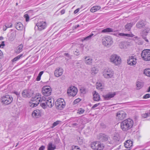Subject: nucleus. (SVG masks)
I'll return each mask as SVG.
<instances>
[{
  "label": "nucleus",
  "mask_w": 150,
  "mask_h": 150,
  "mask_svg": "<svg viewBox=\"0 0 150 150\" xmlns=\"http://www.w3.org/2000/svg\"><path fill=\"white\" fill-rule=\"evenodd\" d=\"M133 125V121L131 119H128L122 121L120 123V127L124 131H126L131 129Z\"/></svg>",
  "instance_id": "f257e3e1"
},
{
  "label": "nucleus",
  "mask_w": 150,
  "mask_h": 150,
  "mask_svg": "<svg viewBox=\"0 0 150 150\" xmlns=\"http://www.w3.org/2000/svg\"><path fill=\"white\" fill-rule=\"evenodd\" d=\"M110 62L115 66L119 65L121 63L122 60L120 57L116 54H112L109 58Z\"/></svg>",
  "instance_id": "f03ea898"
},
{
  "label": "nucleus",
  "mask_w": 150,
  "mask_h": 150,
  "mask_svg": "<svg viewBox=\"0 0 150 150\" xmlns=\"http://www.w3.org/2000/svg\"><path fill=\"white\" fill-rule=\"evenodd\" d=\"M41 95L39 93H37L35 95L33 96L31 98V101L33 103L32 104V106L33 107L37 106L40 102Z\"/></svg>",
  "instance_id": "7ed1b4c3"
},
{
  "label": "nucleus",
  "mask_w": 150,
  "mask_h": 150,
  "mask_svg": "<svg viewBox=\"0 0 150 150\" xmlns=\"http://www.w3.org/2000/svg\"><path fill=\"white\" fill-rule=\"evenodd\" d=\"M141 57L145 61H150V50L145 49L142 51Z\"/></svg>",
  "instance_id": "20e7f679"
},
{
  "label": "nucleus",
  "mask_w": 150,
  "mask_h": 150,
  "mask_svg": "<svg viewBox=\"0 0 150 150\" xmlns=\"http://www.w3.org/2000/svg\"><path fill=\"white\" fill-rule=\"evenodd\" d=\"M91 147L94 150H102L104 147V145L100 142H96L92 143Z\"/></svg>",
  "instance_id": "39448f33"
},
{
  "label": "nucleus",
  "mask_w": 150,
  "mask_h": 150,
  "mask_svg": "<svg viewBox=\"0 0 150 150\" xmlns=\"http://www.w3.org/2000/svg\"><path fill=\"white\" fill-rule=\"evenodd\" d=\"M55 105L57 109L62 110L65 106V103L64 99L59 98L55 102Z\"/></svg>",
  "instance_id": "423d86ee"
},
{
  "label": "nucleus",
  "mask_w": 150,
  "mask_h": 150,
  "mask_svg": "<svg viewBox=\"0 0 150 150\" xmlns=\"http://www.w3.org/2000/svg\"><path fill=\"white\" fill-rule=\"evenodd\" d=\"M114 72L112 69H105L103 73V75L106 79L112 78L113 76Z\"/></svg>",
  "instance_id": "0eeeda50"
},
{
  "label": "nucleus",
  "mask_w": 150,
  "mask_h": 150,
  "mask_svg": "<svg viewBox=\"0 0 150 150\" xmlns=\"http://www.w3.org/2000/svg\"><path fill=\"white\" fill-rule=\"evenodd\" d=\"M13 98L11 96L6 95L2 97L1 99V101L2 104L8 105L12 101Z\"/></svg>",
  "instance_id": "6e6552de"
},
{
  "label": "nucleus",
  "mask_w": 150,
  "mask_h": 150,
  "mask_svg": "<svg viewBox=\"0 0 150 150\" xmlns=\"http://www.w3.org/2000/svg\"><path fill=\"white\" fill-rule=\"evenodd\" d=\"M102 44L105 46L110 47L113 43V41L112 38L110 37H105L102 40Z\"/></svg>",
  "instance_id": "1a4fd4ad"
},
{
  "label": "nucleus",
  "mask_w": 150,
  "mask_h": 150,
  "mask_svg": "<svg viewBox=\"0 0 150 150\" xmlns=\"http://www.w3.org/2000/svg\"><path fill=\"white\" fill-rule=\"evenodd\" d=\"M52 89L49 86H45L42 89V93L45 96H48L51 94Z\"/></svg>",
  "instance_id": "9d476101"
},
{
  "label": "nucleus",
  "mask_w": 150,
  "mask_h": 150,
  "mask_svg": "<svg viewBox=\"0 0 150 150\" xmlns=\"http://www.w3.org/2000/svg\"><path fill=\"white\" fill-rule=\"evenodd\" d=\"M127 62L128 64L130 66H134L137 63V59L135 56H129L127 59Z\"/></svg>",
  "instance_id": "9b49d317"
},
{
  "label": "nucleus",
  "mask_w": 150,
  "mask_h": 150,
  "mask_svg": "<svg viewBox=\"0 0 150 150\" xmlns=\"http://www.w3.org/2000/svg\"><path fill=\"white\" fill-rule=\"evenodd\" d=\"M77 92V90L76 88L74 86H71L67 90V93L69 96L73 97L75 96Z\"/></svg>",
  "instance_id": "f8f14e48"
},
{
  "label": "nucleus",
  "mask_w": 150,
  "mask_h": 150,
  "mask_svg": "<svg viewBox=\"0 0 150 150\" xmlns=\"http://www.w3.org/2000/svg\"><path fill=\"white\" fill-rule=\"evenodd\" d=\"M33 93L30 90H24L22 92V95L23 97L30 98L33 94Z\"/></svg>",
  "instance_id": "ddd939ff"
},
{
  "label": "nucleus",
  "mask_w": 150,
  "mask_h": 150,
  "mask_svg": "<svg viewBox=\"0 0 150 150\" xmlns=\"http://www.w3.org/2000/svg\"><path fill=\"white\" fill-rule=\"evenodd\" d=\"M38 30L40 31H41L45 29L46 26V23L45 22L41 21L38 22L36 24Z\"/></svg>",
  "instance_id": "4468645a"
},
{
  "label": "nucleus",
  "mask_w": 150,
  "mask_h": 150,
  "mask_svg": "<svg viewBox=\"0 0 150 150\" xmlns=\"http://www.w3.org/2000/svg\"><path fill=\"white\" fill-rule=\"evenodd\" d=\"M126 114L123 111L118 112L116 114L117 118L120 120H122L126 117Z\"/></svg>",
  "instance_id": "2eb2a0df"
},
{
  "label": "nucleus",
  "mask_w": 150,
  "mask_h": 150,
  "mask_svg": "<svg viewBox=\"0 0 150 150\" xmlns=\"http://www.w3.org/2000/svg\"><path fill=\"white\" fill-rule=\"evenodd\" d=\"M108 136L105 134L100 133L99 134L98 139L101 141H106L108 139Z\"/></svg>",
  "instance_id": "dca6fc26"
},
{
  "label": "nucleus",
  "mask_w": 150,
  "mask_h": 150,
  "mask_svg": "<svg viewBox=\"0 0 150 150\" xmlns=\"http://www.w3.org/2000/svg\"><path fill=\"white\" fill-rule=\"evenodd\" d=\"M116 93L115 92H114L112 93H110L105 95H103L102 96L105 100H108L114 97Z\"/></svg>",
  "instance_id": "f3484780"
},
{
  "label": "nucleus",
  "mask_w": 150,
  "mask_h": 150,
  "mask_svg": "<svg viewBox=\"0 0 150 150\" xmlns=\"http://www.w3.org/2000/svg\"><path fill=\"white\" fill-rule=\"evenodd\" d=\"M63 72V70L61 68H57L55 70L54 74L55 76L59 77L62 75Z\"/></svg>",
  "instance_id": "a211bd4d"
},
{
  "label": "nucleus",
  "mask_w": 150,
  "mask_h": 150,
  "mask_svg": "<svg viewBox=\"0 0 150 150\" xmlns=\"http://www.w3.org/2000/svg\"><path fill=\"white\" fill-rule=\"evenodd\" d=\"M145 25L144 21L143 20H141L137 22L136 25V27L137 28L140 29L143 28Z\"/></svg>",
  "instance_id": "6ab92c4d"
},
{
  "label": "nucleus",
  "mask_w": 150,
  "mask_h": 150,
  "mask_svg": "<svg viewBox=\"0 0 150 150\" xmlns=\"http://www.w3.org/2000/svg\"><path fill=\"white\" fill-rule=\"evenodd\" d=\"M46 102L47 106H48L49 108H52L54 105V102L53 99H50L49 100H47Z\"/></svg>",
  "instance_id": "aec40b11"
},
{
  "label": "nucleus",
  "mask_w": 150,
  "mask_h": 150,
  "mask_svg": "<svg viewBox=\"0 0 150 150\" xmlns=\"http://www.w3.org/2000/svg\"><path fill=\"white\" fill-rule=\"evenodd\" d=\"M41 112L39 110H34L32 113V116L33 117H37L38 116H40Z\"/></svg>",
  "instance_id": "412c9836"
},
{
  "label": "nucleus",
  "mask_w": 150,
  "mask_h": 150,
  "mask_svg": "<svg viewBox=\"0 0 150 150\" xmlns=\"http://www.w3.org/2000/svg\"><path fill=\"white\" fill-rule=\"evenodd\" d=\"M125 146L127 148H129L132 146V142L130 140H127L125 143Z\"/></svg>",
  "instance_id": "4be33fe9"
},
{
  "label": "nucleus",
  "mask_w": 150,
  "mask_h": 150,
  "mask_svg": "<svg viewBox=\"0 0 150 150\" xmlns=\"http://www.w3.org/2000/svg\"><path fill=\"white\" fill-rule=\"evenodd\" d=\"M16 28L18 30H21L23 29V25L20 22H16L15 24Z\"/></svg>",
  "instance_id": "5701e85b"
},
{
  "label": "nucleus",
  "mask_w": 150,
  "mask_h": 150,
  "mask_svg": "<svg viewBox=\"0 0 150 150\" xmlns=\"http://www.w3.org/2000/svg\"><path fill=\"white\" fill-rule=\"evenodd\" d=\"M127 43L125 42H121L119 44V46L121 49H126L127 48Z\"/></svg>",
  "instance_id": "b1692460"
},
{
  "label": "nucleus",
  "mask_w": 150,
  "mask_h": 150,
  "mask_svg": "<svg viewBox=\"0 0 150 150\" xmlns=\"http://www.w3.org/2000/svg\"><path fill=\"white\" fill-rule=\"evenodd\" d=\"M148 32L146 30H144L143 31L142 34L143 38L147 42H149L148 40L147 39L146 36L147 35Z\"/></svg>",
  "instance_id": "393cba45"
},
{
  "label": "nucleus",
  "mask_w": 150,
  "mask_h": 150,
  "mask_svg": "<svg viewBox=\"0 0 150 150\" xmlns=\"http://www.w3.org/2000/svg\"><path fill=\"white\" fill-rule=\"evenodd\" d=\"M93 100L95 101H99L100 99L99 95L96 91L93 94Z\"/></svg>",
  "instance_id": "a878e982"
},
{
  "label": "nucleus",
  "mask_w": 150,
  "mask_h": 150,
  "mask_svg": "<svg viewBox=\"0 0 150 150\" xmlns=\"http://www.w3.org/2000/svg\"><path fill=\"white\" fill-rule=\"evenodd\" d=\"M133 25V23H127L125 25V28L126 30L129 31Z\"/></svg>",
  "instance_id": "bb28decb"
},
{
  "label": "nucleus",
  "mask_w": 150,
  "mask_h": 150,
  "mask_svg": "<svg viewBox=\"0 0 150 150\" xmlns=\"http://www.w3.org/2000/svg\"><path fill=\"white\" fill-rule=\"evenodd\" d=\"M85 62L87 65H90L92 62V59L91 58H88L87 57H85Z\"/></svg>",
  "instance_id": "cd10ccee"
},
{
  "label": "nucleus",
  "mask_w": 150,
  "mask_h": 150,
  "mask_svg": "<svg viewBox=\"0 0 150 150\" xmlns=\"http://www.w3.org/2000/svg\"><path fill=\"white\" fill-rule=\"evenodd\" d=\"M100 8V7L99 6H94L91 8L90 11L91 12L94 13L96 11L99 10Z\"/></svg>",
  "instance_id": "c85d7f7f"
},
{
  "label": "nucleus",
  "mask_w": 150,
  "mask_h": 150,
  "mask_svg": "<svg viewBox=\"0 0 150 150\" xmlns=\"http://www.w3.org/2000/svg\"><path fill=\"white\" fill-rule=\"evenodd\" d=\"M55 149V146L53 145L52 143H50L48 144L47 146L48 150H54Z\"/></svg>",
  "instance_id": "c756f323"
},
{
  "label": "nucleus",
  "mask_w": 150,
  "mask_h": 150,
  "mask_svg": "<svg viewBox=\"0 0 150 150\" xmlns=\"http://www.w3.org/2000/svg\"><path fill=\"white\" fill-rule=\"evenodd\" d=\"M119 35L124 37H132L134 36V35L132 34H125L122 33H119Z\"/></svg>",
  "instance_id": "7c9ffc66"
},
{
  "label": "nucleus",
  "mask_w": 150,
  "mask_h": 150,
  "mask_svg": "<svg viewBox=\"0 0 150 150\" xmlns=\"http://www.w3.org/2000/svg\"><path fill=\"white\" fill-rule=\"evenodd\" d=\"M113 32V30L110 28H107L106 29H104L101 31L102 33H109L112 32Z\"/></svg>",
  "instance_id": "2f4dec72"
},
{
  "label": "nucleus",
  "mask_w": 150,
  "mask_h": 150,
  "mask_svg": "<svg viewBox=\"0 0 150 150\" xmlns=\"http://www.w3.org/2000/svg\"><path fill=\"white\" fill-rule=\"evenodd\" d=\"M98 70L97 68L95 67H93L91 69V73L93 75H94L96 74L98 72Z\"/></svg>",
  "instance_id": "473e14b6"
},
{
  "label": "nucleus",
  "mask_w": 150,
  "mask_h": 150,
  "mask_svg": "<svg viewBox=\"0 0 150 150\" xmlns=\"http://www.w3.org/2000/svg\"><path fill=\"white\" fill-rule=\"evenodd\" d=\"M137 89H139L142 88L144 86V83L142 82L138 81L137 83Z\"/></svg>",
  "instance_id": "72a5a7b5"
},
{
  "label": "nucleus",
  "mask_w": 150,
  "mask_h": 150,
  "mask_svg": "<svg viewBox=\"0 0 150 150\" xmlns=\"http://www.w3.org/2000/svg\"><path fill=\"white\" fill-rule=\"evenodd\" d=\"M23 45L22 44H21L18 46L16 50H17L16 51V53H19L23 50Z\"/></svg>",
  "instance_id": "f704fd0d"
},
{
  "label": "nucleus",
  "mask_w": 150,
  "mask_h": 150,
  "mask_svg": "<svg viewBox=\"0 0 150 150\" xmlns=\"http://www.w3.org/2000/svg\"><path fill=\"white\" fill-rule=\"evenodd\" d=\"M144 74L146 76L150 77V69H145L144 71Z\"/></svg>",
  "instance_id": "c9c22d12"
},
{
  "label": "nucleus",
  "mask_w": 150,
  "mask_h": 150,
  "mask_svg": "<svg viewBox=\"0 0 150 150\" xmlns=\"http://www.w3.org/2000/svg\"><path fill=\"white\" fill-rule=\"evenodd\" d=\"M80 48L79 47L78 49H76L75 51H74V55L76 56L79 55L80 54Z\"/></svg>",
  "instance_id": "e433bc0d"
},
{
  "label": "nucleus",
  "mask_w": 150,
  "mask_h": 150,
  "mask_svg": "<svg viewBox=\"0 0 150 150\" xmlns=\"http://www.w3.org/2000/svg\"><path fill=\"white\" fill-rule=\"evenodd\" d=\"M23 56V54H21L17 56V57L14 58V59H12V62H13L17 61L21 57H22Z\"/></svg>",
  "instance_id": "4c0bfd02"
},
{
  "label": "nucleus",
  "mask_w": 150,
  "mask_h": 150,
  "mask_svg": "<svg viewBox=\"0 0 150 150\" xmlns=\"http://www.w3.org/2000/svg\"><path fill=\"white\" fill-rule=\"evenodd\" d=\"M120 139V137L119 135L117 134L113 137V139L115 141H119Z\"/></svg>",
  "instance_id": "58836bf2"
},
{
  "label": "nucleus",
  "mask_w": 150,
  "mask_h": 150,
  "mask_svg": "<svg viewBox=\"0 0 150 150\" xmlns=\"http://www.w3.org/2000/svg\"><path fill=\"white\" fill-rule=\"evenodd\" d=\"M40 105L44 109L45 108L47 107L46 101L45 102H41Z\"/></svg>",
  "instance_id": "ea45409f"
},
{
  "label": "nucleus",
  "mask_w": 150,
  "mask_h": 150,
  "mask_svg": "<svg viewBox=\"0 0 150 150\" xmlns=\"http://www.w3.org/2000/svg\"><path fill=\"white\" fill-rule=\"evenodd\" d=\"M150 116V112L149 113H145L142 115V116L143 118H145Z\"/></svg>",
  "instance_id": "a19ab883"
},
{
  "label": "nucleus",
  "mask_w": 150,
  "mask_h": 150,
  "mask_svg": "<svg viewBox=\"0 0 150 150\" xmlns=\"http://www.w3.org/2000/svg\"><path fill=\"white\" fill-rule=\"evenodd\" d=\"M94 35L93 33H91L89 35L86 37L84 38L83 40H88L90 39L91 37Z\"/></svg>",
  "instance_id": "79ce46f5"
},
{
  "label": "nucleus",
  "mask_w": 150,
  "mask_h": 150,
  "mask_svg": "<svg viewBox=\"0 0 150 150\" xmlns=\"http://www.w3.org/2000/svg\"><path fill=\"white\" fill-rule=\"evenodd\" d=\"M59 122L60 121H57L54 122L52 124V125L51 127V128H54L55 126L57 125L59 123Z\"/></svg>",
  "instance_id": "37998d69"
},
{
  "label": "nucleus",
  "mask_w": 150,
  "mask_h": 150,
  "mask_svg": "<svg viewBox=\"0 0 150 150\" xmlns=\"http://www.w3.org/2000/svg\"><path fill=\"white\" fill-rule=\"evenodd\" d=\"M135 41L136 43L139 45H141L143 44V42L141 40H135Z\"/></svg>",
  "instance_id": "c03bdc74"
},
{
  "label": "nucleus",
  "mask_w": 150,
  "mask_h": 150,
  "mask_svg": "<svg viewBox=\"0 0 150 150\" xmlns=\"http://www.w3.org/2000/svg\"><path fill=\"white\" fill-rule=\"evenodd\" d=\"M97 88L98 89H100L103 88L101 87L102 86V84L100 83H96Z\"/></svg>",
  "instance_id": "a18cd8bd"
},
{
  "label": "nucleus",
  "mask_w": 150,
  "mask_h": 150,
  "mask_svg": "<svg viewBox=\"0 0 150 150\" xmlns=\"http://www.w3.org/2000/svg\"><path fill=\"white\" fill-rule=\"evenodd\" d=\"M72 150H80V149L77 146H73Z\"/></svg>",
  "instance_id": "49530a36"
},
{
  "label": "nucleus",
  "mask_w": 150,
  "mask_h": 150,
  "mask_svg": "<svg viewBox=\"0 0 150 150\" xmlns=\"http://www.w3.org/2000/svg\"><path fill=\"white\" fill-rule=\"evenodd\" d=\"M24 17L25 18V21L26 22H28L29 21V15L28 14H25L24 15Z\"/></svg>",
  "instance_id": "de8ad7c7"
},
{
  "label": "nucleus",
  "mask_w": 150,
  "mask_h": 150,
  "mask_svg": "<svg viewBox=\"0 0 150 150\" xmlns=\"http://www.w3.org/2000/svg\"><path fill=\"white\" fill-rule=\"evenodd\" d=\"M47 100L46 98L44 97H42V98H41V97H40V102H45Z\"/></svg>",
  "instance_id": "09e8293b"
},
{
  "label": "nucleus",
  "mask_w": 150,
  "mask_h": 150,
  "mask_svg": "<svg viewBox=\"0 0 150 150\" xmlns=\"http://www.w3.org/2000/svg\"><path fill=\"white\" fill-rule=\"evenodd\" d=\"M81 101V99L80 98H77L74 101V104H76L78 102Z\"/></svg>",
  "instance_id": "8fccbe9b"
},
{
  "label": "nucleus",
  "mask_w": 150,
  "mask_h": 150,
  "mask_svg": "<svg viewBox=\"0 0 150 150\" xmlns=\"http://www.w3.org/2000/svg\"><path fill=\"white\" fill-rule=\"evenodd\" d=\"M84 111V110L83 109L81 108L80 110H79L78 113L79 114H81L83 113Z\"/></svg>",
  "instance_id": "3c124183"
},
{
  "label": "nucleus",
  "mask_w": 150,
  "mask_h": 150,
  "mask_svg": "<svg viewBox=\"0 0 150 150\" xmlns=\"http://www.w3.org/2000/svg\"><path fill=\"white\" fill-rule=\"evenodd\" d=\"M82 138L79 137V139H78V142L80 144H81L83 142V139H82Z\"/></svg>",
  "instance_id": "603ef678"
},
{
  "label": "nucleus",
  "mask_w": 150,
  "mask_h": 150,
  "mask_svg": "<svg viewBox=\"0 0 150 150\" xmlns=\"http://www.w3.org/2000/svg\"><path fill=\"white\" fill-rule=\"evenodd\" d=\"M150 97V94H147L143 96V98L144 99H146Z\"/></svg>",
  "instance_id": "864d4df0"
},
{
  "label": "nucleus",
  "mask_w": 150,
  "mask_h": 150,
  "mask_svg": "<svg viewBox=\"0 0 150 150\" xmlns=\"http://www.w3.org/2000/svg\"><path fill=\"white\" fill-rule=\"evenodd\" d=\"M100 104V103H97L94 105L92 107V108L94 109V108L96 107L97 106H98V105H99Z\"/></svg>",
  "instance_id": "5fc2aeb1"
},
{
  "label": "nucleus",
  "mask_w": 150,
  "mask_h": 150,
  "mask_svg": "<svg viewBox=\"0 0 150 150\" xmlns=\"http://www.w3.org/2000/svg\"><path fill=\"white\" fill-rule=\"evenodd\" d=\"M5 46L4 42V41H2L1 44L0 45V48L3 47Z\"/></svg>",
  "instance_id": "6e6d98bb"
},
{
  "label": "nucleus",
  "mask_w": 150,
  "mask_h": 150,
  "mask_svg": "<svg viewBox=\"0 0 150 150\" xmlns=\"http://www.w3.org/2000/svg\"><path fill=\"white\" fill-rule=\"evenodd\" d=\"M64 54L67 57L70 58H71V56L68 53H65Z\"/></svg>",
  "instance_id": "4d7b16f0"
},
{
  "label": "nucleus",
  "mask_w": 150,
  "mask_h": 150,
  "mask_svg": "<svg viewBox=\"0 0 150 150\" xmlns=\"http://www.w3.org/2000/svg\"><path fill=\"white\" fill-rule=\"evenodd\" d=\"M45 148V147L44 146H42L39 148V150H44Z\"/></svg>",
  "instance_id": "13d9d810"
},
{
  "label": "nucleus",
  "mask_w": 150,
  "mask_h": 150,
  "mask_svg": "<svg viewBox=\"0 0 150 150\" xmlns=\"http://www.w3.org/2000/svg\"><path fill=\"white\" fill-rule=\"evenodd\" d=\"M78 124L77 123H71V127H73L75 126H76L78 125Z\"/></svg>",
  "instance_id": "bf43d9fd"
},
{
  "label": "nucleus",
  "mask_w": 150,
  "mask_h": 150,
  "mask_svg": "<svg viewBox=\"0 0 150 150\" xmlns=\"http://www.w3.org/2000/svg\"><path fill=\"white\" fill-rule=\"evenodd\" d=\"M79 10V8H78L76 9V10H75L74 11V14H76L77 13Z\"/></svg>",
  "instance_id": "052dcab7"
},
{
  "label": "nucleus",
  "mask_w": 150,
  "mask_h": 150,
  "mask_svg": "<svg viewBox=\"0 0 150 150\" xmlns=\"http://www.w3.org/2000/svg\"><path fill=\"white\" fill-rule=\"evenodd\" d=\"M6 25H7V28H10L12 27V24L11 23H10Z\"/></svg>",
  "instance_id": "680f3d73"
},
{
  "label": "nucleus",
  "mask_w": 150,
  "mask_h": 150,
  "mask_svg": "<svg viewBox=\"0 0 150 150\" xmlns=\"http://www.w3.org/2000/svg\"><path fill=\"white\" fill-rule=\"evenodd\" d=\"M65 12V10L64 9H63L61 11L60 13L62 15Z\"/></svg>",
  "instance_id": "e2e57ef3"
},
{
  "label": "nucleus",
  "mask_w": 150,
  "mask_h": 150,
  "mask_svg": "<svg viewBox=\"0 0 150 150\" xmlns=\"http://www.w3.org/2000/svg\"><path fill=\"white\" fill-rule=\"evenodd\" d=\"M41 78V76H37V78H36V80L37 81H39L40 80Z\"/></svg>",
  "instance_id": "0e129e2a"
},
{
  "label": "nucleus",
  "mask_w": 150,
  "mask_h": 150,
  "mask_svg": "<svg viewBox=\"0 0 150 150\" xmlns=\"http://www.w3.org/2000/svg\"><path fill=\"white\" fill-rule=\"evenodd\" d=\"M43 73V71H41L40 72L38 76L41 77V76Z\"/></svg>",
  "instance_id": "69168bd1"
},
{
  "label": "nucleus",
  "mask_w": 150,
  "mask_h": 150,
  "mask_svg": "<svg viewBox=\"0 0 150 150\" xmlns=\"http://www.w3.org/2000/svg\"><path fill=\"white\" fill-rule=\"evenodd\" d=\"M3 56V53L0 50V58H1Z\"/></svg>",
  "instance_id": "338daca9"
},
{
  "label": "nucleus",
  "mask_w": 150,
  "mask_h": 150,
  "mask_svg": "<svg viewBox=\"0 0 150 150\" xmlns=\"http://www.w3.org/2000/svg\"><path fill=\"white\" fill-rule=\"evenodd\" d=\"M5 28H3V30L4 31H5L6 30V29L7 28V25H5Z\"/></svg>",
  "instance_id": "774afa93"
}]
</instances>
